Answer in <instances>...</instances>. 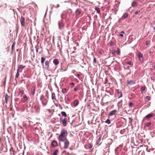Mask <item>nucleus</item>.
Wrapping results in <instances>:
<instances>
[{"label":"nucleus","instance_id":"obj_1","mask_svg":"<svg viewBox=\"0 0 155 155\" xmlns=\"http://www.w3.org/2000/svg\"><path fill=\"white\" fill-rule=\"evenodd\" d=\"M68 135V132L65 129H62L61 132L60 134L58 137V140L60 141H63L68 139L67 136Z\"/></svg>","mask_w":155,"mask_h":155},{"label":"nucleus","instance_id":"obj_2","mask_svg":"<svg viewBox=\"0 0 155 155\" xmlns=\"http://www.w3.org/2000/svg\"><path fill=\"white\" fill-rule=\"evenodd\" d=\"M63 142H64V149H68L70 144V142L69 140L68 139H67Z\"/></svg>","mask_w":155,"mask_h":155},{"label":"nucleus","instance_id":"obj_3","mask_svg":"<svg viewBox=\"0 0 155 155\" xmlns=\"http://www.w3.org/2000/svg\"><path fill=\"white\" fill-rule=\"evenodd\" d=\"M153 116H154L155 117V114H154V113L149 114H147L144 117L143 120H145L146 119H148L150 118H151Z\"/></svg>","mask_w":155,"mask_h":155},{"label":"nucleus","instance_id":"obj_4","mask_svg":"<svg viewBox=\"0 0 155 155\" xmlns=\"http://www.w3.org/2000/svg\"><path fill=\"white\" fill-rule=\"evenodd\" d=\"M20 22L22 26H24L25 25V18L23 16H21Z\"/></svg>","mask_w":155,"mask_h":155},{"label":"nucleus","instance_id":"obj_5","mask_svg":"<svg viewBox=\"0 0 155 155\" xmlns=\"http://www.w3.org/2000/svg\"><path fill=\"white\" fill-rule=\"evenodd\" d=\"M25 66H24L22 65H20L18 67L17 70H18L20 72H22V70L25 67Z\"/></svg>","mask_w":155,"mask_h":155},{"label":"nucleus","instance_id":"obj_6","mask_svg":"<svg viewBox=\"0 0 155 155\" xmlns=\"http://www.w3.org/2000/svg\"><path fill=\"white\" fill-rule=\"evenodd\" d=\"M67 15V13L65 12H63L61 15L62 19L65 18Z\"/></svg>","mask_w":155,"mask_h":155},{"label":"nucleus","instance_id":"obj_7","mask_svg":"<svg viewBox=\"0 0 155 155\" xmlns=\"http://www.w3.org/2000/svg\"><path fill=\"white\" fill-rule=\"evenodd\" d=\"M81 10L80 8H78L75 11L76 15L77 16L79 15L81 13Z\"/></svg>","mask_w":155,"mask_h":155},{"label":"nucleus","instance_id":"obj_8","mask_svg":"<svg viewBox=\"0 0 155 155\" xmlns=\"http://www.w3.org/2000/svg\"><path fill=\"white\" fill-rule=\"evenodd\" d=\"M51 145L53 147H56L58 146L57 142L55 140H53L51 143Z\"/></svg>","mask_w":155,"mask_h":155},{"label":"nucleus","instance_id":"obj_9","mask_svg":"<svg viewBox=\"0 0 155 155\" xmlns=\"http://www.w3.org/2000/svg\"><path fill=\"white\" fill-rule=\"evenodd\" d=\"M62 124L64 126H66L67 125V119L66 118H64L62 120Z\"/></svg>","mask_w":155,"mask_h":155},{"label":"nucleus","instance_id":"obj_10","mask_svg":"<svg viewBox=\"0 0 155 155\" xmlns=\"http://www.w3.org/2000/svg\"><path fill=\"white\" fill-rule=\"evenodd\" d=\"M117 112V110H114L110 112L109 115L110 116H112L113 115L115 114Z\"/></svg>","mask_w":155,"mask_h":155},{"label":"nucleus","instance_id":"obj_11","mask_svg":"<svg viewBox=\"0 0 155 155\" xmlns=\"http://www.w3.org/2000/svg\"><path fill=\"white\" fill-rule=\"evenodd\" d=\"M92 146L89 143H87L85 146V147L86 149H91L92 148Z\"/></svg>","mask_w":155,"mask_h":155},{"label":"nucleus","instance_id":"obj_12","mask_svg":"<svg viewBox=\"0 0 155 155\" xmlns=\"http://www.w3.org/2000/svg\"><path fill=\"white\" fill-rule=\"evenodd\" d=\"M53 62L54 64L55 65H57L59 63V62L58 59H54L53 60Z\"/></svg>","mask_w":155,"mask_h":155},{"label":"nucleus","instance_id":"obj_13","mask_svg":"<svg viewBox=\"0 0 155 155\" xmlns=\"http://www.w3.org/2000/svg\"><path fill=\"white\" fill-rule=\"evenodd\" d=\"M127 84L129 85H132L135 83V82L133 80L129 81L128 80L127 82Z\"/></svg>","mask_w":155,"mask_h":155},{"label":"nucleus","instance_id":"obj_14","mask_svg":"<svg viewBox=\"0 0 155 155\" xmlns=\"http://www.w3.org/2000/svg\"><path fill=\"white\" fill-rule=\"evenodd\" d=\"M45 68L48 69L49 68V61H46L45 62Z\"/></svg>","mask_w":155,"mask_h":155},{"label":"nucleus","instance_id":"obj_15","mask_svg":"<svg viewBox=\"0 0 155 155\" xmlns=\"http://www.w3.org/2000/svg\"><path fill=\"white\" fill-rule=\"evenodd\" d=\"M51 99L53 100H56L55 94L54 93H52L51 94Z\"/></svg>","mask_w":155,"mask_h":155},{"label":"nucleus","instance_id":"obj_16","mask_svg":"<svg viewBox=\"0 0 155 155\" xmlns=\"http://www.w3.org/2000/svg\"><path fill=\"white\" fill-rule=\"evenodd\" d=\"M45 58L44 57H42L41 58V63L42 65H43L44 64L45 61Z\"/></svg>","mask_w":155,"mask_h":155},{"label":"nucleus","instance_id":"obj_17","mask_svg":"<svg viewBox=\"0 0 155 155\" xmlns=\"http://www.w3.org/2000/svg\"><path fill=\"white\" fill-rule=\"evenodd\" d=\"M47 102L48 101L47 100H45L42 101V102L43 106H44L46 105Z\"/></svg>","mask_w":155,"mask_h":155},{"label":"nucleus","instance_id":"obj_18","mask_svg":"<svg viewBox=\"0 0 155 155\" xmlns=\"http://www.w3.org/2000/svg\"><path fill=\"white\" fill-rule=\"evenodd\" d=\"M58 25L59 27L61 29L62 27L64 26V25L62 22H59L58 23Z\"/></svg>","mask_w":155,"mask_h":155},{"label":"nucleus","instance_id":"obj_19","mask_svg":"<svg viewBox=\"0 0 155 155\" xmlns=\"http://www.w3.org/2000/svg\"><path fill=\"white\" fill-rule=\"evenodd\" d=\"M15 42H14L13 43L12 46V53L13 51L15 49Z\"/></svg>","mask_w":155,"mask_h":155},{"label":"nucleus","instance_id":"obj_20","mask_svg":"<svg viewBox=\"0 0 155 155\" xmlns=\"http://www.w3.org/2000/svg\"><path fill=\"white\" fill-rule=\"evenodd\" d=\"M35 87L34 86H33L31 88V92L32 94L33 95H34L35 93Z\"/></svg>","mask_w":155,"mask_h":155},{"label":"nucleus","instance_id":"obj_21","mask_svg":"<svg viewBox=\"0 0 155 155\" xmlns=\"http://www.w3.org/2000/svg\"><path fill=\"white\" fill-rule=\"evenodd\" d=\"M78 104V100H75L74 101V106H76Z\"/></svg>","mask_w":155,"mask_h":155},{"label":"nucleus","instance_id":"obj_22","mask_svg":"<svg viewBox=\"0 0 155 155\" xmlns=\"http://www.w3.org/2000/svg\"><path fill=\"white\" fill-rule=\"evenodd\" d=\"M131 6L132 7H136L137 6V3L135 2H133L132 3Z\"/></svg>","mask_w":155,"mask_h":155},{"label":"nucleus","instance_id":"obj_23","mask_svg":"<svg viewBox=\"0 0 155 155\" xmlns=\"http://www.w3.org/2000/svg\"><path fill=\"white\" fill-rule=\"evenodd\" d=\"M23 94L24 91L23 90H22L20 91V92L18 94V95H20L21 97Z\"/></svg>","mask_w":155,"mask_h":155},{"label":"nucleus","instance_id":"obj_24","mask_svg":"<svg viewBox=\"0 0 155 155\" xmlns=\"http://www.w3.org/2000/svg\"><path fill=\"white\" fill-rule=\"evenodd\" d=\"M59 152L58 150H56L53 153L52 155H57L58 153Z\"/></svg>","mask_w":155,"mask_h":155},{"label":"nucleus","instance_id":"obj_25","mask_svg":"<svg viewBox=\"0 0 155 155\" xmlns=\"http://www.w3.org/2000/svg\"><path fill=\"white\" fill-rule=\"evenodd\" d=\"M62 92L63 94H64L67 92V90L66 88H64L62 90Z\"/></svg>","mask_w":155,"mask_h":155},{"label":"nucleus","instance_id":"obj_26","mask_svg":"<svg viewBox=\"0 0 155 155\" xmlns=\"http://www.w3.org/2000/svg\"><path fill=\"white\" fill-rule=\"evenodd\" d=\"M128 13H126L123 16L122 18L124 19L128 17Z\"/></svg>","mask_w":155,"mask_h":155},{"label":"nucleus","instance_id":"obj_27","mask_svg":"<svg viewBox=\"0 0 155 155\" xmlns=\"http://www.w3.org/2000/svg\"><path fill=\"white\" fill-rule=\"evenodd\" d=\"M61 114L62 116H63L64 117H66L67 116V114L66 113L62 111L61 112Z\"/></svg>","mask_w":155,"mask_h":155},{"label":"nucleus","instance_id":"obj_28","mask_svg":"<svg viewBox=\"0 0 155 155\" xmlns=\"http://www.w3.org/2000/svg\"><path fill=\"white\" fill-rule=\"evenodd\" d=\"M19 71H18V70H17V72L16 74V75H15V78H18V77L19 75Z\"/></svg>","mask_w":155,"mask_h":155},{"label":"nucleus","instance_id":"obj_29","mask_svg":"<svg viewBox=\"0 0 155 155\" xmlns=\"http://www.w3.org/2000/svg\"><path fill=\"white\" fill-rule=\"evenodd\" d=\"M95 9L98 13H100V9L99 8H95Z\"/></svg>","mask_w":155,"mask_h":155},{"label":"nucleus","instance_id":"obj_30","mask_svg":"<svg viewBox=\"0 0 155 155\" xmlns=\"http://www.w3.org/2000/svg\"><path fill=\"white\" fill-rule=\"evenodd\" d=\"M117 54L120 55V51L119 48H117Z\"/></svg>","mask_w":155,"mask_h":155},{"label":"nucleus","instance_id":"obj_31","mask_svg":"<svg viewBox=\"0 0 155 155\" xmlns=\"http://www.w3.org/2000/svg\"><path fill=\"white\" fill-rule=\"evenodd\" d=\"M146 87L145 86H142L141 88V90L142 91H144L145 90Z\"/></svg>","mask_w":155,"mask_h":155},{"label":"nucleus","instance_id":"obj_32","mask_svg":"<svg viewBox=\"0 0 155 155\" xmlns=\"http://www.w3.org/2000/svg\"><path fill=\"white\" fill-rule=\"evenodd\" d=\"M105 122L106 123H107V124H110V120L109 119H107V120H106V121H105Z\"/></svg>","mask_w":155,"mask_h":155},{"label":"nucleus","instance_id":"obj_33","mask_svg":"<svg viewBox=\"0 0 155 155\" xmlns=\"http://www.w3.org/2000/svg\"><path fill=\"white\" fill-rule=\"evenodd\" d=\"M150 41H147L146 42V45H149L150 44Z\"/></svg>","mask_w":155,"mask_h":155},{"label":"nucleus","instance_id":"obj_34","mask_svg":"<svg viewBox=\"0 0 155 155\" xmlns=\"http://www.w3.org/2000/svg\"><path fill=\"white\" fill-rule=\"evenodd\" d=\"M138 57L139 58H142L143 57V55L141 53H140L138 55Z\"/></svg>","mask_w":155,"mask_h":155},{"label":"nucleus","instance_id":"obj_35","mask_svg":"<svg viewBox=\"0 0 155 155\" xmlns=\"http://www.w3.org/2000/svg\"><path fill=\"white\" fill-rule=\"evenodd\" d=\"M23 98L26 101H27V97L26 95H24Z\"/></svg>","mask_w":155,"mask_h":155},{"label":"nucleus","instance_id":"obj_36","mask_svg":"<svg viewBox=\"0 0 155 155\" xmlns=\"http://www.w3.org/2000/svg\"><path fill=\"white\" fill-rule=\"evenodd\" d=\"M146 98L147 100H150V96H147L146 97Z\"/></svg>","mask_w":155,"mask_h":155},{"label":"nucleus","instance_id":"obj_37","mask_svg":"<svg viewBox=\"0 0 155 155\" xmlns=\"http://www.w3.org/2000/svg\"><path fill=\"white\" fill-rule=\"evenodd\" d=\"M133 105V104L132 103H130L129 104V106L130 107H132Z\"/></svg>","mask_w":155,"mask_h":155},{"label":"nucleus","instance_id":"obj_38","mask_svg":"<svg viewBox=\"0 0 155 155\" xmlns=\"http://www.w3.org/2000/svg\"><path fill=\"white\" fill-rule=\"evenodd\" d=\"M96 59L95 57L94 58L93 60V62L94 63H96Z\"/></svg>","mask_w":155,"mask_h":155},{"label":"nucleus","instance_id":"obj_39","mask_svg":"<svg viewBox=\"0 0 155 155\" xmlns=\"http://www.w3.org/2000/svg\"><path fill=\"white\" fill-rule=\"evenodd\" d=\"M108 81V79L107 78H106L105 79V82H104V84H106L107 82Z\"/></svg>","mask_w":155,"mask_h":155},{"label":"nucleus","instance_id":"obj_40","mask_svg":"<svg viewBox=\"0 0 155 155\" xmlns=\"http://www.w3.org/2000/svg\"><path fill=\"white\" fill-rule=\"evenodd\" d=\"M46 96L47 97V98H48L49 97V96L48 94V91H47V93L46 94Z\"/></svg>","mask_w":155,"mask_h":155},{"label":"nucleus","instance_id":"obj_41","mask_svg":"<svg viewBox=\"0 0 155 155\" xmlns=\"http://www.w3.org/2000/svg\"><path fill=\"white\" fill-rule=\"evenodd\" d=\"M59 107L60 109H61V110L62 109H63L62 107L61 106V105L59 104Z\"/></svg>","mask_w":155,"mask_h":155},{"label":"nucleus","instance_id":"obj_42","mask_svg":"<svg viewBox=\"0 0 155 155\" xmlns=\"http://www.w3.org/2000/svg\"><path fill=\"white\" fill-rule=\"evenodd\" d=\"M70 84L72 86L71 87L72 88L73 87L74 85V84L73 83H71Z\"/></svg>","mask_w":155,"mask_h":155},{"label":"nucleus","instance_id":"obj_43","mask_svg":"<svg viewBox=\"0 0 155 155\" xmlns=\"http://www.w3.org/2000/svg\"><path fill=\"white\" fill-rule=\"evenodd\" d=\"M139 12H140V11H137L135 12V14L136 15Z\"/></svg>","mask_w":155,"mask_h":155},{"label":"nucleus","instance_id":"obj_44","mask_svg":"<svg viewBox=\"0 0 155 155\" xmlns=\"http://www.w3.org/2000/svg\"><path fill=\"white\" fill-rule=\"evenodd\" d=\"M131 63L130 61H129L127 62V64L129 65H131Z\"/></svg>","mask_w":155,"mask_h":155},{"label":"nucleus","instance_id":"obj_45","mask_svg":"<svg viewBox=\"0 0 155 155\" xmlns=\"http://www.w3.org/2000/svg\"><path fill=\"white\" fill-rule=\"evenodd\" d=\"M77 88H78L77 87H74V91H77Z\"/></svg>","mask_w":155,"mask_h":155},{"label":"nucleus","instance_id":"obj_46","mask_svg":"<svg viewBox=\"0 0 155 155\" xmlns=\"http://www.w3.org/2000/svg\"><path fill=\"white\" fill-rule=\"evenodd\" d=\"M36 48V51L37 53L38 52V48L35 47Z\"/></svg>","mask_w":155,"mask_h":155},{"label":"nucleus","instance_id":"obj_47","mask_svg":"<svg viewBox=\"0 0 155 155\" xmlns=\"http://www.w3.org/2000/svg\"><path fill=\"white\" fill-rule=\"evenodd\" d=\"M119 36L122 37L123 36V34H120L119 35Z\"/></svg>","mask_w":155,"mask_h":155},{"label":"nucleus","instance_id":"obj_48","mask_svg":"<svg viewBox=\"0 0 155 155\" xmlns=\"http://www.w3.org/2000/svg\"><path fill=\"white\" fill-rule=\"evenodd\" d=\"M154 79V77H151V80H153Z\"/></svg>","mask_w":155,"mask_h":155},{"label":"nucleus","instance_id":"obj_49","mask_svg":"<svg viewBox=\"0 0 155 155\" xmlns=\"http://www.w3.org/2000/svg\"><path fill=\"white\" fill-rule=\"evenodd\" d=\"M120 33L122 34H124V32L123 31H121L120 32Z\"/></svg>","mask_w":155,"mask_h":155},{"label":"nucleus","instance_id":"obj_50","mask_svg":"<svg viewBox=\"0 0 155 155\" xmlns=\"http://www.w3.org/2000/svg\"><path fill=\"white\" fill-rule=\"evenodd\" d=\"M151 123H147V125L148 126H150V125Z\"/></svg>","mask_w":155,"mask_h":155},{"label":"nucleus","instance_id":"obj_51","mask_svg":"<svg viewBox=\"0 0 155 155\" xmlns=\"http://www.w3.org/2000/svg\"><path fill=\"white\" fill-rule=\"evenodd\" d=\"M122 93H121V95H120V97H119V98H120V97H122Z\"/></svg>","mask_w":155,"mask_h":155},{"label":"nucleus","instance_id":"obj_52","mask_svg":"<svg viewBox=\"0 0 155 155\" xmlns=\"http://www.w3.org/2000/svg\"><path fill=\"white\" fill-rule=\"evenodd\" d=\"M113 45V43L112 42H110V45Z\"/></svg>","mask_w":155,"mask_h":155},{"label":"nucleus","instance_id":"obj_53","mask_svg":"<svg viewBox=\"0 0 155 155\" xmlns=\"http://www.w3.org/2000/svg\"><path fill=\"white\" fill-rule=\"evenodd\" d=\"M152 68H153V69H154L155 68V66H153L152 67Z\"/></svg>","mask_w":155,"mask_h":155},{"label":"nucleus","instance_id":"obj_54","mask_svg":"<svg viewBox=\"0 0 155 155\" xmlns=\"http://www.w3.org/2000/svg\"><path fill=\"white\" fill-rule=\"evenodd\" d=\"M80 76V74H77V76L78 77H79V76Z\"/></svg>","mask_w":155,"mask_h":155},{"label":"nucleus","instance_id":"obj_55","mask_svg":"<svg viewBox=\"0 0 155 155\" xmlns=\"http://www.w3.org/2000/svg\"><path fill=\"white\" fill-rule=\"evenodd\" d=\"M28 62V61H25V63L27 62Z\"/></svg>","mask_w":155,"mask_h":155},{"label":"nucleus","instance_id":"obj_56","mask_svg":"<svg viewBox=\"0 0 155 155\" xmlns=\"http://www.w3.org/2000/svg\"><path fill=\"white\" fill-rule=\"evenodd\" d=\"M153 29H154V30H155V27H153Z\"/></svg>","mask_w":155,"mask_h":155},{"label":"nucleus","instance_id":"obj_57","mask_svg":"<svg viewBox=\"0 0 155 155\" xmlns=\"http://www.w3.org/2000/svg\"><path fill=\"white\" fill-rule=\"evenodd\" d=\"M62 70V71H65L66 70H64V71H63V69Z\"/></svg>","mask_w":155,"mask_h":155},{"label":"nucleus","instance_id":"obj_58","mask_svg":"<svg viewBox=\"0 0 155 155\" xmlns=\"http://www.w3.org/2000/svg\"><path fill=\"white\" fill-rule=\"evenodd\" d=\"M60 120L61 121H62V120H61V118H60Z\"/></svg>","mask_w":155,"mask_h":155}]
</instances>
